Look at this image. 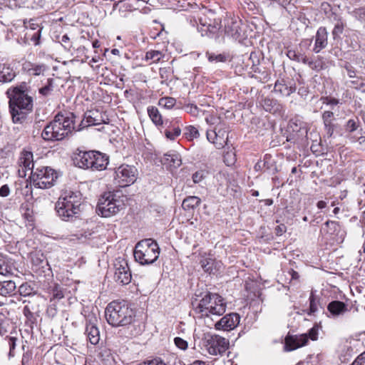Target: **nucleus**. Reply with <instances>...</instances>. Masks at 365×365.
I'll use <instances>...</instances> for the list:
<instances>
[{"label": "nucleus", "mask_w": 365, "mask_h": 365, "mask_svg": "<svg viewBox=\"0 0 365 365\" xmlns=\"http://www.w3.org/2000/svg\"><path fill=\"white\" fill-rule=\"evenodd\" d=\"M193 312L200 318L219 317L226 310L224 299L217 293L208 291L195 292L191 302Z\"/></svg>", "instance_id": "obj_1"}, {"label": "nucleus", "mask_w": 365, "mask_h": 365, "mask_svg": "<svg viewBox=\"0 0 365 365\" xmlns=\"http://www.w3.org/2000/svg\"><path fill=\"white\" fill-rule=\"evenodd\" d=\"M82 197L78 191L64 190L56 202L55 210L63 221L72 222L79 217L82 211Z\"/></svg>", "instance_id": "obj_2"}, {"label": "nucleus", "mask_w": 365, "mask_h": 365, "mask_svg": "<svg viewBox=\"0 0 365 365\" xmlns=\"http://www.w3.org/2000/svg\"><path fill=\"white\" fill-rule=\"evenodd\" d=\"M75 115L73 113H59L53 121L43 129L41 136L45 140H61L74 129Z\"/></svg>", "instance_id": "obj_3"}, {"label": "nucleus", "mask_w": 365, "mask_h": 365, "mask_svg": "<svg viewBox=\"0 0 365 365\" xmlns=\"http://www.w3.org/2000/svg\"><path fill=\"white\" fill-rule=\"evenodd\" d=\"M105 316L112 327H125L134 321L135 312L125 300H113L106 307Z\"/></svg>", "instance_id": "obj_4"}, {"label": "nucleus", "mask_w": 365, "mask_h": 365, "mask_svg": "<svg viewBox=\"0 0 365 365\" xmlns=\"http://www.w3.org/2000/svg\"><path fill=\"white\" fill-rule=\"evenodd\" d=\"M9 95V108L14 123H21L26 118L28 111L32 110L33 99L24 91L18 88L13 89Z\"/></svg>", "instance_id": "obj_5"}, {"label": "nucleus", "mask_w": 365, "mask_h": 365, "mask_svg": "<svg viewBox=\"0 0 365 365\" xmlns=\"http://www.w3.org/2000/svg\"><path fill=\"white\" fill-rule=\"evenodd\" d=\"M160 255V248L156 241L145 239L138 242L134 250L135 259L141 264H151Z\"/></svg>", "instance_id": "obj_6"}, {"label": "nucleus", "mask_w": 365, "mask_h": 365, "mask_svg": "<svg viewBox=\"0 0 365 365\" xmlns=\"http://www.w3.org/2000/svg\"><path fill=\"white\" fill-rule=\"evenodd\" d=\"M124 207L123 202L116 197L113 192H105L98 199L96 213L103 217H109L116 215Z\"/></svg>", "instance_id": "obj_7"}, {"label": "nucleus", "mask_w": 365, "mask_h": 365, "mask_svg": "<svg viewBox=\"0 0 365 365\" xmlns=\"http://www.w3.org/2000/svg\"><path fill=\"white\" fill-rule=\"evenodd\" d=\"M58 178L56 172L46 166L36 167L30 176L34 185L40 189L51 187Z\"/></svg>", "instance_id": "obj_8"}, {"label": "nucleus", "mask_w": 365, "mask_h": 365, "mask_svg": "<svg viewBox=\"0 0 365 365\" xmlns=\"http://www.w3.org/2000/svg\"><path fill=\"white\" fill-rule=\"evenodd\" d=\"M138 177V170L135 165L122 164L115 169L113 181L120 187L135 183Z\"/></svg>", "instance_id": "obj_9"}, {"label": "nucleus", "mask_w": 365, "mask_h": 365, "mask_svg": "<svg viewBox=\"0 0 365 365\" xmlns=\"http://www.w3.org/2000/svg\"><path fill=\"white\" fill-rule=\"evenodd\" d=\"M113 269V279L116 283L120 285H126L131 282V271L125 259L116 258L114 261Z\"/></svg>", "instance_id": "obj_10"}, {"label": "nucleus", "mask_w": 365, "mask_h": 365, "mask_svg": "<svg viewBox=\"0 0 365 365\" xmlns=\"http://www.w3.org/2000/svg\"><path fill=\"white\" fill-rule=\"evenodd\" d=\"M206 137L207 140L213 143L217 149H221L227 144L228 130L225 124L221 125L219 128L217 125L212 130H207Z\"/></svg>", "instance_id": "obj_11"}, {"label": "nucleus", "mask_w": 365, "mask_h": 365, "mask_svg": "<svg viewBox=\"0 0 365 365\" xmlns=\"http://www.w3.org/2000/svg\"><path fill=\"white\" fill-rule=\"evenodd\" d=\"M209 354L212 355L223 354L229 346V341L225 338L219 335H210L205 344Z\"/></svg>", "instance_id": "obj_12"}, {"label": "nucleus", "mask_w": 365, "mask_h": 365, "mask_svg": "<svg viewBox=\"0 0 365 365\" xmlns=\"http://www.w3.org/2000/svg\"><path fill=\"white\" fill-rule=\"evenodd\" d=\"M297 86L294 80L288 76L279 77L274 83V92L282 97H289L295 93Z\"/></svg>", "instance_id": "obj_13"}, {"label": "nucleus", "mask_w": 365, "mask_h": 365, "mask_svg": "<svg viewBox=\"0 0 365 365\" xmlns=\"http://www.w3.org/2000/svg\"><path fill=\"white\" fill-rule=\"evenodd\" d=\"M321 232L328 235L331 239L335 240L337 243L344 241L346 232L338 222L328 220L321 229Z\"/></svg>", "instance_id": "obj_14"}, {"label": "nucleus", "mask_w": 365, "mask_h": 365, "mask_svg": "<svg viewBox=\"0 0 365 365\" xmlns=\"http://www.w3.org/2000/svg\"><path fill=\"white\" fill-rule=\"evenodd\" d=\"M240 317L237 313H230L222 317L215 323L217 330L230 331L236 328L240 324Z\"/></svg>", "instance_id": "obj_15"}, {"label": "nucleus", "mask_w": 365, "mask_h": 365, "mask_svg": "<svg viewBox=\"0 0 365 365\" xmlns=\"http://www.w3.org/2000/svg\"><path fill=\"white\" fill-rule=\"evenodd\" d=\"M180 119L175 118L173 120H165L163 124V131H161L165 137L170 140H175L181 135Z\"/></svg>", "instance_id": "obj_16"}, {"label": "nucleus", "mask_w": 365, "mask_h": 365, "mask_svg": "<svg viewBox=\"0 0 365 365\" xmlns=\"http://www.w3.org/2000/svg\"><path fill=\"white\" fill-rule=\"evenodd\" d=\"M91 151H86L81 148H78L73 153V164L82 169H88L91 167Z\"/></svg>", "instance_id": "obj_17"}, {"label": "nucleus", "mask_w": 365, "mask_h": 365, "mask_svg": "<svg viewBox=\"0 0 365 365\" xmlns=\"http://www.w3.org/2000/svg\"><path fill=\"white\" fill-rule=\"evenodd\" d=\"M256 172L267 171L272 175L277 172L276 163L272 159L271 155L266 154L262 160H259L254 166Z\"/></svg>", "instance_id": "obj_18"}, {"label": "nucleus", "mask_w": 365, "mask_h": 365, "mask_svg": "<svg viewBox=\"0 0 365 365\" xmlns=\"http://www.w3.org/2000/svg\"><path fill=\"white\" fill-rule=\"evenodd\" d=\"M307 342L308 336L306 334L299 336L288 335L285 338L284 347L287 351H290L306 345Z\"/></svg>", "instance_id": "obj_19"}, {"label": "nucleus", "mask_w": 365, "mask_h": 365, "mask_svg": "<svg viewBox=\"0 0 365 365\" xmlns=\"http://www.w3.org/2000/svg\"><path fill=\"white\" fill-rule=\"evenodd\" d=\"M328 44V31L324 26H321L317 31L315 35V43L313 51L315 53H319L322 49L325 48Z\"/></svg>", "instance_id": "obj_20"}, {"label": "nucleus", "mask_w": 365, "mask_h": 365, "mask_svg": "<svg viewBox=\"0 0 365 365\" xmlns=\"http://www.w3.org/2000/svg\"><path fill=\"white\" fill-rule=\"evenodd\" d=\"M19 165L21 168L24 176L26 175L27 171H31V175L32 171L38 167L36 162L34 161L32 153L28 151L21 153L19 159Z\"/></svg>", "instance_id": "obj_21"}, {"label": "nucleus", "mask_w": 365, "mask_h": 365, "mask_svg": "<svg viewBox=\"0 0 365 365\" xmlns=\"http://www.w3.org/2000/svg\"><path fill=\"white\" fill-rule=\"evenodd\" d=\"M257 64L253 63L252 66L253 72L252 78H255L261 83H266L270 79V70L265 66L260 65L259 63V60H257Z\"/></svg>", "instance_id": "obj_22"}, {"label": "nucleus", "mask_w": 365, "mask_h": 365, "mask_svg": "<svg viewBox=\"0 0 365 365\" xmlns=\"http://www.w3.org/2000/svg\"><path fill=\"white\" fill-rule=\"evenodd\" d=\"M109 163V156L100 151L93 150V170H104Z\"/></svg>", "instance_id": "obj_23"}, {"label": "nucleus", "mask_w": 365, "mask_h": 365, "mask_svg": "<svg viewBox=\"0 0 365 365\" xmlns=\"http://www.w3.org/2000/svg\"><path fill=\"white\" fill-rule=\"evenodd\" d=\"M289 128L293 132L298 133L299 137L304 138L307 136L308 125L299 117H295L290 120L289 123Z\"/></svg>", "instance_id": "obj_24"}, {"label": "nucleus", "mask_w": 365, "mask_h": 365, "mask_svg": "<svg viewBox=\"0 0 365 365\" xmlns=\"http://www.w3.org/2000/svg\"><path fill=\"white\" fill-rule=\"evenodd\" d=\"M163 165L170 168H178L182 164L180 155L176 152H171L164 154L160 158Z\"/></svg>", "instance_id": "obj_25"}, {"label": "nucleus", "mask_w": 365, "mask_h": 365, "mask_svg": "<svg viewBox=\"0 0 365 365\" xmlns=\"http://www.w3.org/2000/svg\"><path fill=\"white\" fill-rule=\"evenodd\" d=\"M200 26L198 27V30L201 32L202 36L212 37L220 29V24L215 21L213 23H207L203 22L202 19H200Z\"/></svg>", "instance_id": "obj_26"}, {"label": "nucleus", "mask_w": 365, "mask_h": 365, "mask_svg": "<svg viewBox=\"0 0 365 365\" xmlns=\"http://www.w3.org/2000/svg\"><path fill=\"white\" fill-rule=\"evenodd\" d=\"M327 310L334 317H339L348 311L347 305L341 301L334 300L327 305Z\"/></svg>", "instance_id": "obj_27"}, {"label": "nucleus", "mask_w": 365, "mask_h": 365, "mask_svg": "<svg viewBox=\"0 0 365 365\" xmlns=\"http://www.w3.org/2000/svg\"><path fill=\"white\" fill-rule=\"evenodd\" d=\"M225 33L231 37L237 39L240 36V23L232 19L228 20L225 25Z\"/></svg>", "instance_id": "obj_28"}, {"label": "nucleus", "mask_w": 365, "mask_h": 365, "mask_svg": "<svg viewBox=\"0 0 365 365\" xmlns=\"http://www.w3.org/2000/svg\"><path fill=\"white\" fill-rule=\"evenodd\" d=\"M108 73V70L103 64H98L95 67L93 66V81H95L99 84H102L104 81V76Z\"/></svg>", "instance_id": "obj_29"}, {"label": "nucleus", "mask_w": 365, "mask_h": 365, "mask_svg": "<svg viewBox=\"0 0 365 365\" xmlns=\"http://www.w3.org/2000/svg\"><path fill=\"white\" fill-rule=\"evenodd\" d=\"M201 203V200L197 196H188L185 197L182 203V207L185 211H193Z\"/></svg>", "instance_id": "obj_30"}, {"label": "nucleus", "mask_w": 365, "mask_h": 365, "mask_svg": "<svg viewBox=\"0 0 365 365\" xmlns=\"http://www.w3.org/2000/svg\"><path fill=\"white\" fill-rule=\"evenodd\" d=\"M200 263L203 270L209 274H215L219 269V262L212 258L202 259Z\"/></svg>", "instance_id": "obj_31"}, {"label": "nucleus", "mask_w": 365, "mask_h": 365, "mask_svg": "<svg viewBox=\"0 0 365 365\" xmlns=\"http://www.w3.org/2000/svg\"><path fill=\"white\" fill-rule=\"evenodd\" d=\"M147 112L149 118L156 126L163 125L165 120H163L162 115L155 106H148Z\"/></svg>", "instance_id": "obj_32"}, {"label": "nucleus", "mask_w": 365, "mask_h": 365, "mask_svg": "<svg viewBox=\"0 0 365 365\" xmlns=\"http://www.w3.org/2000/svg\"><path fill=\"white\" fill-rule=\"evenodd\" d=\"M16 76V72L10 66L4 65L0 71V82L3 83L11 82Z\"/></svg>", "instance_id": "obj_33"}, {"label": "nucleus", "mask_w": 365, "mask_h": 365, "mask_svg": "<svg viewBox=\"0 0 365 365\" xmlns=\"http://www.w3.org/2000/svg\"><path fill=\"white\" fill-rule=\"evenodd\" d=\"M94 352L97 359L106 364L113 360L110 351L106 347H96Z\"/></svg>", "instance_id": "obj_34"}, {"label": "nucleus", "mask_w": 365, "mask_h": 365, "mask_svg": "<svg viewBox=\"0 0 365 365\" xmlns=\"http://www.w3.org/2000/svg\"><path fill=\"white\" fill-rule=\"evenodd\" d=\"M109 118L105 112H100L98 110L93 109V126L101 124H108Z\"/></svg>", "instance_id": "obj_35"}, {"label": "nucleus", "mask_w": 365, "mask_h": 365, "mask_svg": "<svg viewBox=\"0 0 365 365\" xmlns=\"http://www.w3.org/2000/svg\"><path fill=\"white\" fill-rule=\"evenodd\" d=\"M16 286L14 281H4L0 282V294L2 296L11 295L15 290Z\"/></svg>", "instance_id": "obj_36"}, {"label": "nucleus", "mask_w": 365, "mask_h": 365, "mask_svg": "<svg viewBox=\"0 0 365 365\" xmlns=\"http://www.w3.org/2000/svg\"><path fill=\"white\" fill-rule=\"evenodd\" d=\"M164 53L160 51L150 50L145 53L144 60L145 61H150V63H158L163 57Z\"/></svg>", "instance_id": "obj_37"}, {"label": "nucleus", "mask_w": 365, "mask_h": 365, "mask_svg": "<svg viewBox=\"0 0 365 365\" xmlns=\"http://www.w3.org/2000/svg\"><path fill=\"white\" fill-rule=\"evenodd\" d=\"M261 105L267 112L269 113H275L279 110V106L276 100L269 98H264L262 99Z\"/></svg>", "instance_id": "obj_38"}, {"label": "nucleus", "mask_w": 365, "mask_h": 365, "mask_svg": "<svg viewBox=\"0 0 365 365\" xmlns=\"http://www.w3.org/2000/svg\"><path fill=\"white\" fill-rule=\"evenodd\" d=\"M287 56L292 61L302 62L304 64L308 62V58L307 56L298 50H288Z\"/></svg>", "instance_id": "obj_39"}, {"label": "nucleus", "mask_w": 365, "mask_h": 365, "mask_svg": "<svg viewBox=\"0 0 365 365\" xmlns=\"http://www.w3.org/2000/svg\"><path fill=\"white\" fill-rule=\"evenodd\" d=\"M324 126L326 135L328 138H334L337 134L341 135L340 126L337 123H334V121L325 123L324 124Z\"/></svg>", "instance_id": "obj_40"}, {"label": "nucleus", "mask_w": 365, "mask_h": 365, "mask_svg": "<svg viewBox=\"0 0 365 365\" xmlns=\"http://www.w3.org/2000/svg\"><path fill=\"white\" fill-rule=\"evenodd\" d=\"M309 301V307L307 313L309 316L314 315V314L318 311L319 298L314 294V291L311 292Z\"/></svg>", "instance_id": "obj_41"}, {"label": "nucleus", "mask_w": 365, "mask_h": 365, "mask_svg": "<svg viewBox=\"0 0 365 365\" xmlns=\"http://www.w3.org/2000/svg\"><path fill=\"white\" fill-rule=\"evenodd\" d=\"M346 26V21L343 19H341L339 21H336L334 23V26L331 31V34L334 40L341 38L340 36L343 34Z\"/></svg>", "instance_id": "obj_42"}, {"label": "nucleus", "mask_w": 365, "mask_h": 365, "mask_svg": "<svg viewBox=\"0 0 365 365\" xmlns=\"http://www.w3.org/2000/svg\"><path fill=\"white\" fill-rule=\"evenodd\" d=\"M24 24L26 29H30L31 30H36L37 29L36 32H34L33 34H31V39L35 41V43L37 44L41 36V28L38 26V24L34 23L33 20L30 21L29 24H26V22H24Z\"/></svg>", "instance_id": "obj_43"}, {"label": "nucleus", "mask_w": 365, "mask_h": 365, "mask_svg": "<svg viewBox=\"0 0 365 365\" xmlns=\"http://www.w3.org/2000/svg\"><path fill=\"white\" fill-rule=\"evenodd\" d=\"M184 136L188 140H192L200 137L198 129L194 125H187L185 128Z\"/></svg>", "instance_id": "obj_44"}, {"label": "nucleus", "mask_w": 365, "mask_h": 365, "mask_svg": "<svg viewBox=\"0 0 365 365\" xmlns=\"http://www.w3.org/2000/svg\"><path fill=\"white\" fill-rule=\"evenodd\" d=\"M205 55L208 61L211 63L225 62L228 58V55L226 53L215 54L214 53L207 51Z\"/></svg>", "instance_id": "obj_45"}, {"label": "nucleus", "mask_w": 365, "mask_h": 365, "mask_svg": "<svg viewBox=\"0 0 365 365\" xmlns=\"http://www.w3.org/2000/svg\"><path fill=\"white\" fill-rule=\"evenodd\" d=\"M360 121L357 117L351 118L347 120L345 125V130L349 133L356 131L359 127Z\"/></svg>", "instance_id": "obj_46"}, {"label": "nucleus", "mask_w": 365, "mask_h": 365, "mask_svg": "<svg viewBox=\"0 0 365 365\" xmlns=\"http://www.w3.org/2000/svg\"><path fill=\"white\" fill-rule=\"evenodd\" d=\"M176 103V100L172 97H163L158 101V105L166 109L173 108Z\"/></svg>", "instance_id": "obj_47"}, {"label": "nucleus", "mask_w": 365, "mask_h": 365, "mask_svg": "<svg viewBox=\"0 0 365 365\" xmlns=\"http://www.w3.org/2000/svg\"><path fill=\"white\" fill-rule=\"evenodd\" d=\"M91 113L90 110L86 111L84 113V117L81 120V123L79 124L78 130H81L85 128H88L91 125Z\"/></svg>", "instance_id": "obj_48"}, {"label": "nucleus", "mask_w": 365, "mask_h": 365, "mask_svg": "<svg viewBox=\"0 0 365 365\" xmlns=\"http://www.w3.org/2000/svg\"><path fill=\"white\" fill-rule=\"evenodd\" d=\"M0 274L6 276L11 274V267L4 259H0Z\"/></svg>", "instance_id": "obj_49"}, {"label": "nucleus", "mask_w": 365, "mask_h": 365, "mask_svg": "<svg viewBox=\"0 0 365 365\" xmlns=\"http://www.w3.org/2000/svg\"><path fill=\"white\" fill-rule=\"evenodd\" d=\"M19 292L24 297L30 296L33 293V288L29 284L24 283L19 287Z\"/></svg>", "instance_id": "obj_50"}, {"label": "nucleus", "mask_w": 365, "mask_h": 365, "mask_svg": "<svg viewBox=\"0 0 365 365\" xmlns=\"http://www.w3.org/2000/svg\"><path fill=\"white\" fill-rule=\"evenodd\" d=\"M325 16L331 23L333 24L336 21H339L343 19L341 14H338L335 10H332L331 12L326 14Z\"/></svg>", "instance_id": "obj_51"}, {"label": "nucleus", "mask_w": 365, "mask_h": 365, "mask_svg": "<svg viewBox=\"0 0 365 365\" xmlns=\"http://www.w3.org/2000/svg\"><path fill=\"white\" fill-rule=\"evenodd\" d=\"M321 101H322L323 104L330 106L331 109H334V106L339 103V101L338 99L328 96L322 97Z\"/></svg>", "instance_id": "obj_52"}, {"label": "nucleus", "mask_w": 365, "mask_h": 365, "mask_svg": "<svg viewBox=\"0 0 365 365\" xmlns=\"http://www.w3.org/2000/svg\"><path fill=\"white\" fill-rule=\"evenodd\" d=\"M322 118L324 124L331 121H335L334 113L330 110L324 111L322 115Z\"/></svg>", "instance_id": "obj_53"}, {"label": "nucleus", "mask_w": 365, "mask_h": 365, "mask_svg": "<svg viewBox=\"0 0 365 365\" xmlns=\"http://www.w3.org/2000/svg\"><path fill=\"white\" fill-rule=\"evenodd\" d=\"M30 74L34 76H38L43 73L45 66L43 65H34L29 69Z\"/></svg>", "instance_id": "obj_54"}, {"label": "nucleus", "mask_w": 365, "mask_h": 365, "mask_svg": "<svg viewBox=\"0 0 365 365\" xmlns=\"http://www.w3.org/2000/svg\"><path fill=\"white\" fill-rule=\"evenodd\" d=\"M9 346V356L10 357H12L14 356V350L16 348V338L14 336H9L7 339Z\"/></svg>", "instance_id": "obj_55"}, {"label": "nucleus", "mask_w": 365, "mask_h": 365, "mask_svg": "<svg viewBox=\"0 0 365 365\" xmlns=\"http://www.w3.org/2000/svg\"><path fill=\"white\" fill-rule=\"evenodd\" d=\"M349 138L352 143L357 142L359 145L361 146V149L365 150V136L361 135L360 137L356 138L354 135H350L349 136Z\"/></svg>", "instance_id": "obj_56"}, {"label": "nucleus", "mask_w": 365, "mask_h": 365, "mask_svg": "<svg viewBox=\"0 0 365 365\" xmlns=\"http://www.w3.org/2000/svg\"><path fill=\"white\" fill-rule=\"evenodd\" d=\"M174 342H175V346L182 350H185L187 349V341L184 340L183 339H182L180 337H175L174 339Z\"/></svg>", "instance_id": "obj_57"}, {"label": "nucleus", "mask_w": 365, "mask_h": 365, "mask_svg": "<svg viewBox=\"0 0 365 365\" xmlns=\"http://www.w3.org/2000/svg\"><path fill=\"white\" fill-rule=\"evenodd\" d=\"M205 177L204 171L198 170L193 173L192 178L194 183H199L205 178Z\"/></svg>", "instance_id": "obj_58"}, {"label": "nucleus", "mask_w": 365, "mask_h": 365, "mask_svg": "<svg viewBox=\"0 0 365 365\" xmlns=\"http://www.w3.org/2000/svg\"><path fill=\"white\" fill-rule=\"evenodd\" d=\"M306 64L312 70L320 71L322 69V63L320 61H313L308 58V62Z\"/></svg>", "instance_id": "obj_59"}, {"label": "nucleus", "mask_w": 365, "mask_h": 365, "mask_svg": "<svg viewBox=\"0 0 365 365\" xmlns=\"http://www.w3.org/2000/svg\"><path fill=\"white\" fill-rule=\"evenodd\" d=\"M59 42L67 50H69L71 47L70 38L66 34H64L61 36V39L59 40Z\"/></svg>", "instance_id": "obj_60"}, {"label": "nucleus", "mask_w": 365, "mask_h": 365, "mask_svg": "<svg viewBox=\"0 0 365 365\" xmlns=\"http://www.w3.org/2000/svg\"><path fill=\"white\" fill-rule=\"evenodd\" d=\"M187 112L193 116H197L199 113V108L195 104H187L185 106Z\"/></svg>", "instance_id": "obj_61"}, {"label": "nucleus", "mask_w": 365, "mask_h": 365, "mask_svg": "<svg viewBox=\"0 0 365 365\" xmlns=\"http://www.w3.org/2000/svg\"><path fill=\"white\" fill-rule=\"evenodd\" d=\"M355 16L360 21H365V6L354 11Z\"/></svg>", "instance_id": "obj_62"}, {"label": "nucleus", "mask_w": 365, "mask_h": 365, "mask_svg": "<svg viewBox=\"0 0 365 365\" xmlns=\"http://www.w3.org/2000/svg\"><path fill=\"white\" fill-rule=\"evenodd\" d=\"M296 17L304 26H306L307 27L309 26V24H310V21L308 18H307V16L304 14L299 12L298 14H296Z\"/></svg>", "instance_id": "obj_63"}, {"label": "nucleus", "mask_w": 365, "mask_h": 365, "mask_svg": "<svg viewBox=\"0 0 365 365\" xmlns=\"http://www.w3.org/2000/svg\"><path fill=\"white\" fill-rule=\"evenodd\" d=\"M351 365H365V351L357 356Z\"/></svg>", "instance_id": "obj_64"}]
</instances>
